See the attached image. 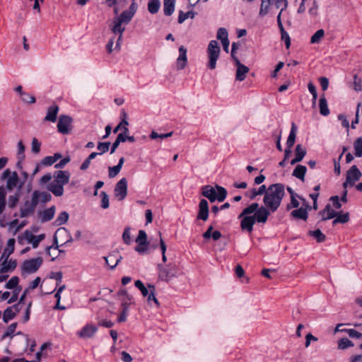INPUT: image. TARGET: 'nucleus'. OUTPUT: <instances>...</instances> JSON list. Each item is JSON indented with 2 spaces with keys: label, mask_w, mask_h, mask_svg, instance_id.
<instances>
[{
  "label": "nucleus",
  "mask_w": 362,
  "mask_h": 362,
  "mask_svg": "<svg viewBox=\"0 0 362 362\" xmlns=\"http://www.w3.org/2000/svg\"><path fill=\"white\" fill-rule=\"evenodd\" d=\"M43 262L42 257L25 260L21 265L22 274H30L36 272Z\"/></svg>",
  "instance_id": "obj_7"
},
{
  "label": "nucleus",
  "mask_w": 362,
  "mask_h": 362,
  "mask_svg": "<svg viewBox=\"0 0 362 362\" xmlns=\"http://www.w3.org/2000/svg\"><path fill=\"white\" fill-rule=\"evenodd\" d=\"M194 16L195 13L192 11H189L186 13L182 11H180L177 21L180 24H182L187 18H194Z\"/></svg>",
  "instance_id": "obj_36"
},
{
  "label": "nucleus",
  "mask_w": 362,
  "mask_h": 362,
  "mask_svg": "<svg viewBox=\"0 0 362 362\" xmlns=\"http://www.w3.org/2000/svg\"><path fill=\"white\" fill-rule=\"evenodd\" d=\"M130 230L131 228L129 227H126L122 233V240L127 245H130L132 243Z\"/></svg>",
  "instance_id": "obj_50"
},
{
  "label": "nucleus",
  "mask_w": 362,
  "mask_h": 362,
  "mask_svg": "<svg viewBox=\"0 0 362 362\" xmlns=\"http://www.w3.org/2000/svg\"><path fill=\"white\" fill-rule=\"evenodd\" d=\"M221 48L216 40H211L207 47L209 58L208 67L214 69L216 66V62L219 58Z\"/></svg>",
  "instance_id": "obj_5"
},
{
  "label": "nucleus",
  "mask_w": 362,
  "mask_h": 362,
  "mask_svg": "<svg viewBox=\"0 0 362 362\" xmlns=\"http://www.w3.org/2000/svg\"><path fill=\"white\" fill-rule=\"evenodd\" d=\"M53 178V181L47 186V189L54 196L62 197L64 192V186L69 182L70 173L66 170L56 171Z\"/></svg>",
  "instance_id": "obj_2"
},
{
  "label": "nucleus",
  "mask_w": 362,
  "mask_h": 362,
  "mask_svg": "<svg viewBox=\"0 0 362 362\" xmlns=\"http://www.w3.org/2000/svg\"><path fill=\"white\" fill-rule=\"evenodd\" d=\"M306 149L301 144H298L295 150V157L300 162L306 155Z\"/></svg>",
  "instance_id": "obj_41"
},
{
  "label": "nucleus",
  "mask_w": 362,
  "mask_h": 362,
  "mask_svg": "<svg viewBox=\"0 0 362 362\" xmlns=\"http://www.w3.org/2000/svg\"><path fill=\"white\" fill-rule=\"evenodd\" d=\"M132 18L133 16L132 13L124 11L116 18L121 23L127 25L131 21Z\"/></svg>",
  "instance_id": "obj_38"
},
{
  "label": "nucleus",
  "mask_w": 362,
  "mask_h": 362,
  "mask_svg": "<svg viewBox=\"0 0 362 362\" xmlns=\"http://www.w3.org/2000/svg\"><path fill=\"white\" fill-rule=\"evenodd\" d=\"M62 158V155L59 153H56L53 156H49L45 157L41 161V164L44 166H50L55 163L59 158Z\"/></svg>",
  "instance_id": "obj_28"
},
{
  "label": "nucleus",
  "mask_w": 362,
  "mask_h": 362,
  "mask_svg": "<svg viewBox=\"0 0 362 362\" xmlns=\"http://www.w3.org/2000/svg\"><path fill=\"white\" fill-rule=\"evenodd\" d=\"M175 0L163 1V13L165 16H171L175 11Z\"/></svg>",
  "instance_id": "obj_26"
},
{
  "label": "nucleus",
  "mask_w": 362,
  "mask_h": 362,
  "mask_svg": "<svg viewBox=\"0 0 362 362\" xmlns=\"http://www.w3.org/2000/svg\"><path fill=\"white\" fill-rule=\"evenodd\" d=\"M158 278L163 281L168 282L178 274V267L176 264L170 263L165 266L159 264Z\"/></svg>",
  "instance_id": "obj_4"
},
{
  "label": "nucleus",
  "mask_w": 362,
  "mask_h": 362,
  "mask_svg": "<svg viewBox=\"0 0 362 362\" xmlns=\"http://www.w3.org/2000/svg\"><path fill=\"white\" fill-rule=\"evenodd\" d=\"M354 147L355 150V156L356 157L362 156V138H358L354 144Z\"/></svg>",
  "instance_id": "obj_47"
},
{
  "label": "nucleus",
  "mask_w": 362,
  "mask_h": 362,
  "mask_svg": "<svg viewBox=\"0 0 362 362\" xmlns=\"http://www.w3.org/2000/svg\"><path fill=\"white\" fill-rule=\"evenodd\" d=\"M296 132H297V127L293 122L291 124V129L290 134H289L288 137L286 141V146L288 148H291L293 146L295 141H296Z\"/></svg>",
  "instance_id": "obj_30"
},
{
  "label": "nucleus",
  "mask_w": 362,
  "mask_h": 362,
  "mask_svg": "<svg viewBox=\"0 0 362 362\" xmlns=\"http://www.w3.org/2000/svg\"><path fill=\"white\" fill-rule=\"evenodd\" d=\"M59 107L57 105H52L47 109V115L45 117V121L54 122L57 120V116L59 112Z\"/></svg>",
  "instance_id": "obj_23"
},
{
  "label": "nucleus",
  "mask_w": 362,
  "mask_h": 362,
  "mask_svg": "<svg viewBox=\"0 0 362 362\" xmlns=\"http://www.w3.org/2000/svg\"><path fill=\"white\" fill-rule=\"evenodd\" d=\"M56 208L54 206L45 209L41 214V221L42 222H47L52 220L55 214Z\"/></svg>",
  "instance_id": "obj_25"
},
{
  "label": "nucleus",
  "mask_w": 362,
  "mask_h": 362,
  "mask_svg": "<svg viewBox=\"0 0 362 362\" xmlns=\"http://www.w3.org/2000/svg\"><path fill=\"white\" fill-rule=\"evenodd\" d=\"M6 195L4 186H0V214H3L6 206Z\"/></svg>",
  "instance_id": "obj_34"
},
{
  "label": "nucleus",
  "mask_w": 362,
  "mask_h": 362,
  "mask_svg": "<svg viewBox=\"0 0 362 362\" xmlns=\"http://www.w3.org/2000/svg\"><path fill=\"white\" fill-rule=\"evenodd\" d=\"M110 143V142H99L97 146L98 150L100 151L98 153L99 155L107 152L109 150Z\"/></svg>",
  "instance_id": "obj_53"
},
{
  "label": "nucleus",
  "mask_w": 362,
  "mask_h": 362,
  "mask_svg": "<svg viewBox=\"0 0 362 362\" xmlns=\"http://www.w3.org/2000/svg\"><path fill=\"white\" fill-rule=\"evenodd\" d=\"M37 203L34 202V199L30 201H26L24 205L20 209V216L22 218L28 216L29 214L33 213L37 206Z\"/></svg>",
  "instance_id": "obj_17"
},
{
  "label": "nucleus",
  "mask_w": 362,
  "mask_h": 362,
  "mask_svg": "<svg viewBox=\"0 0 362 362\" xmlns=\"http://www.w3.org/2000/svg\"><path fill=\"white\" fill-rule=\"evenodd\" d=\"M101 207L104 209H107L109 207V197L105 192H101Z\"/></svg>",
  "instance_id": "obj_56"
},
{
  "label": "nucleus",
  "mask_w": 362,
  "mask_h": 362,
  "mask_svg": "<svg viewBox=\"0 0 362 362\" xmlns=\"http://www.w3.org/2000/svg\"><path fill=\"white\" fill-rule=\"evenodd\" d=\"M285 195L284 185L276 183L269 185L263 198L264 206L252 203L245 208L238 218H241L240 228L243 230L252 233L255 223L264 224L271 213H274L281 205Z\"/></svg>",
  "instance_id": "obj_1"
},
{
  "label": "nucleus",
  "mask_w": 362,
  "mask_h": 362,
  "mask_svg": "<svg viewBox=\"0 0 362 362\" xmlns=\"http://www.w3.org/2000/svg\"><path fill=\"white\" fill-rule=\"evenodd\" d=\"M42 166V165L41 164V163H37L35 167V169L33 170V173H31L30 182L27 185V189L28 192L32 189V182H33V178L41 170Z\"/></svg>",
  "instance_id": "obj_44"
},
{
  "label": "nucleus",
  "mask_w": 362,
  "mask_h": 362,
  "mask_svg": "<svg viewBox=\"0 0 362 362\" xmlns=\"http://www.w3.org/2000/svg\"><path fill=\"white\" fill-rule=\"evenodd\" d=\"M47 254L51 257L52 261H54L57 257V248L49 246L46 247Z\"/></svg>",
  "instance_id": "obj_55"
},
{
  "label": "nucleus",
  "mask_w": 362,
  "mask_h": 362,
  "mask_svg": "<svg viewBox=\"0 0 362 362\" xmlns=\"http://www.w3.org/2000/svg\"><path fill=\"white\" fill-rule=\"evenodd\" d=\"M291 216L293 218L302 219L304 221H305L308 216L307 210L303 208H299V209L293 210L291 212Z\"/></svg>",
  "instance_id": "obj_33"
},
{
  "label": "nucleus",
  "mask_w": 362,
  "mask_h": 362,
  "mask_svg": "<svg viewBox=\"0 0 362 362\" xmlns=\"http://www.w3.org/2000/svg\"><path fill=\"white\" fill-rule=\"evenodd\" d=\"M325 35V31L322 29L317 30L313 35L311 37L310 42L312 44H317L320 42L323 36Z\"/></svg>",
  "instance_id": "obj_46"
},
{
  "label": "nucleus",
  "mask_w": 362,
  "mask_h": 362,
  "mask_svg": "<svg viewBox=\"0 0 362 362\" xmlns=\"http://www.w3.org/2000/svg\"><path fill=\"white\" fill-rule=\"evenodd\" d=\"M0 274H6L13 272L16 266L17 261L13 258L1 259L0 258Z\"/></svg>",
  "instance_id": "obj_13"
},
{
  "label": "nucleus",
  "mask_w": 362,
  "mask_h": 362,
  "mask_svg": "<svg viewBox=\"0 0 362 362\" xmlns=\"http://www.w3.org/2000/svg\"><path fill=\"white\" fill-rule=\"evenodd\" d=\"M120 301L122 310L129 311V307L134 303V298L132 296H127L126 297L121 298Z\"/></svg>",
  "instance_id": "obj_37"
},
{
  "label": "nucleus",
  "mask_w": 362,
  "mask_h": 362,
  "mask_svg": "<svg viewBox=\"0 0 362 362\" xmlns=\"http://www.w3.org/2000/svg\"><path fill=\"white\" fill-rule=\"evenodd\" d=\"M202 194L209 199L211 202L216 200L221 202L226 199L227 191L224 187L218 185H216V187L205 185L202 187Z\"/></svg>",
  "instance_id": "obj_3"
},
{
  "label": "nucleus",
  "mask_w": 362,
  "mask_h": 362,
  "mask_svg": "<svg viewBox=\"0 0 362 362\" xmlns=\"http://www.w3.org/2000/svg\"><path fill=\"white\" fill-rule=\"evenodd\" d=\"M361 176V173L356 165L347 171L346 181L343 183L344 189H346L348 185L353 186L354 183L358 181Z\"/></svg>",
  "instance_id": "obj_8"
},
{
  "label": "nucleus",
  "mask_w": 362,
  "mask_h": 362,
  "mask_svg": "<svg viewBox=\"0 0 362 362\" xmlns=\"http://www.w3.org/2000/svg\"><path fill=\"white\" fill-rule=\"evenodd\" d=\"M21 99L25 103H35V98L26 93H22Z\"/></svg>",
  "instance_id": "obj_62"
},
{
  "label": "nucleus",
  "mask_w": 362,
  "mask_h": 362,
  "mask_svg": "<svg viewBox=\"0 0 362 362\" xmlns=\"http://www.w3.org/2000/svg\"><path fill=\"white\" fill-rule=\"evenodd\" d=\"M341 331H344L351 338H360L362 336V333L358 332L354 329H344Z\"/></svg>",
  "instance_id": "obj_57"
},
{
  "label": "nucleus",
  "mask_w": 362,
  "mask_h": 362,
  "mask_svg": "<svg viewBox=\"0 0 362 362\" xmlns=\"http://www.w3.org/2000/svg\"><path fill=\"white\" fill-rule=\"evenodd\" d=\"M122 258V256L118 254H110L108 256L104 257L106 264L111 269L115 268Z\"/></svg>",
  "instance_id": "obj_22"
},
{
  "label": "nucleus",
  "mask_w": 362,
  "mask_h": 362,
  "mask_svg": "<svg viewBox=\"0 0 362 362\" xmlns=\"http://www.w3.org/2000/svg\"><path fill=\"white\" fill-rule=\"evenodd\" d=\"M16 327H17V324L16 323L11 324L8 327L6 332L4 333V337H7L12 336L13 334V333L15 332V331H16Z\"/></svg>",
  "instance_id": "obj_63"
},
{
  "label": "nucleus",
  "mask_w": 362,
  "mask_h": 362,
  "mask_svg": "<svg viewBox=\"0 0 362 362\" xmlns=\"http://www.w3.org/2000/svg\"><path fill=\"white\" fill-rule=\"evenodd\" d=\"M23 238L29 244L32 245L33 248H36L38 247L40 243L45 239V235L40 234L35 235L32 232L26 230L23 233Z\"/></svg>",
  "instance_id": "obj_11"
},
{
  "label": "nucleus",
  "mask_w": 362,
  "mask_h": 362,
  "mask_svg": "<svg viewBox=\"0 0 362 362\" xmlns=\"http://www.w3.org/2000/svg\"><path fill=\"white\" fill-rule=\"evenodd\" d=\"M281 40L283 41H284L286 48L288 49L291 45V40H290V37H289L288 33L286 32L284 29H282V30H281Z\"/></svg>",
  "instance_id": "obj_58"
},
{
  "label": "nucleus",
  "mask_w": 362,
  "mask_h": 362,
  "mask_svg": "<svg viewBox=\"0 0 362 362\" xmlns=\"http://www.w3.org/2000/svg\"><path fill=\"white\" fill-rule=\"evenodd\" d=\"M21 192L18 189L13 194L10 195L8 199V206L11 209L15 208L20 199Z\"/></svg>",
  "instance_id": "obj_32"
},
{
  "label": "nucleus",
  "mask_w": 362,
  "mask_h": 362,
  "mask_svg": "<svg viewBox=\"0 0 362 362\" xmlns=\"http://www.w3.org/2000/svg\"><path fill=\"white\" fill-rule=\"evenodd\" d=\"M112 23H113V25L111 28L112 32L114 34L119 35L117 39V41H116L115 49L117 51H119L121 49L122 35H123L124 31L125 30V27L122 26V23L119 21L117 18L114 19Z\"/></svg>",
  "instance_id": "obj_9"
},
{
  "label": "nucleus",
  "mask_w": 362,
  "mask_h": 362,
  "mask_svg": "<svg viewBox=\"0 0 362 362\" xmlns=\"http://www.w3.org/2000/svg\"><path fill=\"white\" fill-rule=\"evenodd\" d=\"M120 170H121V168L117 165H115L113 167H109L108 175L110 177H115V176H117L119 174Z\"/></svg>",
  "instance_id": "obj_59"
},
{
  "label": "nucleus",
  "mask_w": 362,
  "mask_h": 362,
  "mask_svg": "<svg viewBox=\"0 0 362 362\" xmlns=\"http://www.w3.org/2000/svg\"><path fill=\"white\" fill-rule=\"evenodd\" d=\"M267 188L264 185H262L259 187L258 189L256 188H252L249 191H247L245 194V195L250 198V199H255V197L258 195H262L265 194L267 192Z\"/></svg>",
  "instance_id": "obj_21"
},
{
  "label": "nucleus",
  "mask_w": 362,
  "mask_h": 362,
  "mask_svg": "<svg viewBox=\"0 0 362 362\" xmlns=\"http://www.w3.org/2000/svg\"><path fill=\"white\" fill-rule=\"evenodd\" d=\"M187 62V49L184 46L179 47V57L177 59V69H183Z\"/></svg>",
  "instance_id": "obj_19"
},
{
  "label": "nucleus",
  "mask_w": 362,
  "mask_h": 362,
  "mask_svg": "<svg viewBox=\"0 0 362 362\" xmlns=\"http://www.w3.org/2000/svg\"><path fill=\"white\" fill-rule=\"evenodd\" d=\"M52 177L53 175H52L51 173H47L40 177L39 180V184L42 186L45 185L47 184L49 182H50Z\"/></svg>",
  "instance_id": "obj_61"
},
{
  "label": "nucleus",
  "mask_w": 362,
  "mask_h": 362,
  "mask_svg": "<svg viewBox=\"0 0 362 362\" xmlns=\"http://www.w3.org/2000/svg\"><path fill=\"white\" fill-rule=\"evenodd\" d=\"M237 71L235 78L237 81H243L246 78V74L249 72V68L241 64L238 58H235Z\"/></svg>",
  "instance_id": "obj_16"
},
{
  "label": "nucleus",
  "mask_w": 362,
  "mask_h": 362,
  "mask_svg": "<svg viewBox=\"0 0 362 362\" xmlns=\"http://www.w3.org/2000/svg\"><path fill=\"white\" fill-rule=\"evenodd\" d=\"M308 235L315 238L318 243H322L325 240V235L320 229H317L315 230H310L308 232Z\"/></svg>",
  "instance_id": "obj_43"
},
{
  "label": "nucleus",
  "mask_w": 362,
  "mask_h": 362,
  "mask_svg": "<svg viewBox=\"0 0 362 362\" xmlns=\"http://www.w3.org/2000/svg\"><path fill=\"white\" fill-rule=\"evenodd\" d=\"M213 226H209L208 229L205 233H203V237L204 239L212 238L214 240L216 241L219 240L221 237V233L218 230L213 231Z\"/></svg>",
  "instance_id": "obj_27"
},
{
  "label": "nucleus",
  "mask_w": 362,
  "mask_h": 362,
  "mask_svg": "<svg viewBox=\"0 0 362 362\" xmlns=\"http://www.w3.org/2000/svg\"><path fill=\"white\" fill-rule=\"evenodd\" d=\"M127 194V180L126 178H122L117 184L115 188V195L119 200H123Z\"/></svg>",
  "instance_id": "obj_10"
},
{
  "label": "nucleus",
  "mask_w": 362,
  "mask_h": 362,
  "mask_svg": "<svg viewBox=\"0 0 362 362\" xmlns=\"http://www.w3.org/2000/svg\"><path fill=\"white\" fill-rule=\"evenodd\" d=\"M136 243L138 245H147L148 244L147 235L144 230H140L139 231L138 236L136 238Z\"/></svg>",
  "instance_id": "obj_49"
},
{
  "label": "nucleus",
  "mask_w": 362,
  "mask_h": 362,
  "mask_svg": "<svg viewBox=\"0 0 362 362\" xmlns=\"http://www.w3.org/2000/svg\"><path fill=\"white\" fill-rule=\"evenodd\" d=\"M320 214L322 216V221L332 219L337 215V213L334 209L331 206L330 204H327L325 208L321 211Z\"/></svg>",
  "instance_id": "obj_20"
},
{
  "label": "nucleus",
  "mask_w": 362,
  "mask_h": 362,
  "mask_svg": "<svg viewBox=\"0 0 362 362\" xmlns=\"http://www.w3.org/2000/svg\"><path fill=\"white\" fill-rule=\"evenodd\" d=\"M307 168L305 165H298L293 171V176L304 181Z\"/></svg>",
  "instance_id": "obj_31"
},
{
  "label": "nucleus",
  "mask_w": 362,
  "mask_h": 362,
  "mask_svg": "<svg viewBox=\"0 0 362 362\" xmlns=\"http://www.w3.org/2000/svg\"><path fill=\"white\" fill-rule=\"evenodd\" d=\"M1 179L6 180L4 189L6 193L13 191L16 187L18 188L19 178L16 171H11L8 168L6 169L1 175Z\"/></svg>",
  "instance_id": "obj_6"
},
{
  "label": "nucleus",
  "mask_w": 362,
  "mask_h": 362,
  "mask_svg": "<svg viewBox=\"0 0 362 362\" xmlns=\"http://www.w3.org/2000/svg\"><path fill=\"white\" fill-rule=\"evenodd\" d=\"M32 199L38 204L40 202L47 203L52 199V195L47 192L35 190L32 194Z\"/></svg>",
  "instance_id": "obj_15"
},
{
  "label": "nucleus",
  "mask_w": 362,
  "mask_h": 362,
  "mask_svg": "<svg viewBox=\"0 0 362 362\" xmlns=\"http://www.w3.org/2000/svg\"><path fill=\"white\" fill-rule=\"evenodd\" d=\"M352 346H354V343L348 338H342L338 341V348L339 349L344 350Z\"/></svg>",
  "instance_id": "obj_48"
},
{
  "label": "nucleus",
  "mask_w": 362,
  "mask_h": 362,
  "mask_svg": "<svg viewBox=\"0 0 362 362\" xmlns=\"http://www.w3.org/2000/svg\"><path fill=\"white\" fill-rule=\"evenodd\" d=\"M209 217V204L206 199H202L199 204V212L197 219L206 221Z\"/></svg>",
  "instance_id": "obj_18"
},
{
  "label": "nucleus",
  "mask_w": 362,
  "mask_h": 362,
  "mask_svg": "<svg viewBox=\"0 0 362 362\" xmlns=\"http://www.w3.org/2000/svg\"><path fill=\"white\" fill-rule=\"evenodd\" d=\"M160 6V0H148V10L149 13L155 14L158 13Z\"/></svg>",
  "instance_id": "obj_35"
},
{
  "label": "nucleus",
  "mask_w": 362,
  "mask_h": 362,
  "mask_svg": "<svg viewBox=\"0 0 362 362\" xmlns=\"http://www.w3.org/2000/svg\"><path fill=\"white\" fill-rule=\"evenodd\" d=\"M135 286L141 291L144 296H147L150 291L145 287L143 282L140 280H136L134 283Z\"/></svg>",
  "instance_id": "obj_52"
},
{
  "label": "nucleus",
  "mask_w": 362,
  "mask_h": 362,
  "mask_svg": "<svg viewBox=\"0 0 362 362\" xmlns=\"http://www.w3.org/2000/svg\"><path fill=\"white\" fill-rule=\"evenodd\" d=\"M19 282V279L18 276L11 277L8 281L6 284L5 287L8 289H13L16 288Z\"/></svg>",
  "instance_id": "obj_54"
},
{
  "label": "nucleus",
  "mask_w": 362,
  "mask_h": 362,
  "mask_svg": "<svg viewBox=\"0 0 362 362\" xmlns=\"http://www.w3.org/2000/svg\"><path fill=\"white\" fill-rule=\"evenodd\" d=\"M335 218L332 221V224L334 226L337 223H346L349 221V214L348 212L345 214H339L334 217Z\"/></svg>",
  "instance_id": "obj_39"
},
{
  "label": "nucleus",
  "mask_w": 362,
  "mask_h": 362,
  "mask_svg": "<svg viewBox=\"0 0 362 362\" xmlns=\"http://www.w3.org/2000/svg\"><path fill=\"white\" fill-rule=\"evenodd\" d=\"M329 200L332 203V206L334 209H341V204L340 203V200L338 196H332L330 197Z\"/></svg>",
  "instance_id": "obj_64"
},
{
  "label": "nucleus",
  "mask_w": 362,
  "mask_h": 362,
  "mask_svg": "<svg viewBox=\"0 0 362 362\" xmlns=\"http://www.w3.org/2000/svg\"><path fill=\"white\" fill-rule=\"evenodd\" d=\"M69 217V215L66 211H62L58 215L57 218L54 221V224L59 226H62L67 222Z\"/></svg>",
  "instance_id": "obj_40"
},
{
  "label": "nucleus",
  "mask_w": 362,
  "mask_h": 362,
  "mask_svg": "<svg viewBox=\"0 0 362 362\" xmlns=\"http://www.w3.org/2000/svg\"><path fill=\"white\" fill-rule=\"evenodd\" d=\"M32 151L34 153H38L40 151L41 144L38 141L36 138H33L32 140Z\"/></svg>",
  "instance_id": "obj_60"
},
{
  "label": "nucleus",
  "mask_w": 362,
  "mask_h": 362,
  "mask_svg": "<svg viewBox=\"0 0 362 362\" xmlns=\"http://www.w3.org/2000/svg\"><path fill=\"white\" fill-rule=\"evenodd\" d=\"M319 109L320 113L322 116L326 117L329 115V109L328 107L327 101L325 95L321 96L319 100Z\"/></svg>",
  "instance_id": "obj_29"
},
{
  "label": "nucleus",
  "mask_w": 362,
  "mask_h": 362,
  "mask_svg": "<svg viewBox=\"0 0 362 362\" xmlns=\"http://www.w3.org/2000/svg\"><path fill=\"white\" fill-rule=\"evenodd\" d=\"M216 37L221 42L226 41L228 40V34L227 30L225 28H218Z\"/></svg>",
  "instance_id": "obj_51"
},
{
  "label": "nucleus",
  "mask_w": 362,
  "mask_h": 362,
  "mask_svg": "<svg viewBox=\"0 0 362 362\" xmlns=\"http://www.w3.org/2000/svg\"><path fill=\"white\" fill-rule=\"evenodd\" d=\"M98 330V327L93 325L88 324L84 326L78 332V336L86 339L93 337Z\"/></svg>",
  "instance_id": "obj_14"
},
{
  "label": "nucleus",
  "mask_w": 362,
  "mask_h": 362,
  "mask_svg": "<svg viewBox=\"0 0 362 362\" xmlns=\"http://www.w3.org/2000/svg\"><path fill=\"white\" fill-rule=\"evenodd\" d=\"M16 315L13 308L8 307L4 312L3 320L5 322H8L9 320H12Z\"/></svg>",
  "instance_id": "obj_45"
},
{
  "label": "nucleus",
  "mask_w": 362,
  "mask_h": 362,
  "mask_svg": "<svg viewBox=\"0 0 362 362\" xmlns=\"http://www.w3.org/2000/svg\"><path fill=\"white\" fill-rule=\"evenodd\" d=\"M148 288H150V292L148 293V296H147V301L148 303L151 305L152 303H155V305L158 307L159 306V303L158 301V300L156 299V298L155 297V293H154V286H151V285H148Z\"/></svg>",
  "instance_id": "obj_42"
},
{
  "label": "nucleus",
  "mask_w": 362,
  "mask_h": 362,
  "mask_svg": "<svg viewBox=\"0 0 362 362\" xmlns=\"http://www.w3.org/2000/svg\"><path fill=\"white\" fill-rule=\"evenodd\" d=\"M72 119L68 115H61L57 124L59 132L66 134L69 132Z\"/></svg>",
  "instance_id": "obj_12"
},
{
  "label": "nucleus",
  "mask_w": 362,
  "mask_h": 362,
  "mask_svg": "<svg viewBox=\"0 0 362 362\" xmlns=\"http://www.w3.org/2000/svg\"><path fill=\"white\" fill-rule=\"evenodd\" d=\"M15 248V240L10 238L7 242V245L3 253L1 254V259H8L10 255L13 252Z\"/></svg>",
  "instance_id": "obj_24"
}]
</instances>
